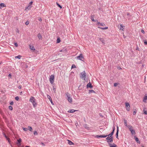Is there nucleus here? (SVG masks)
Wrapping results in <instances>:
<instances>
[{"mask_svg":"<svg viewBox=\"0 0 147 147\" xmlns=\"http://www.w3.org/2000/svg\"><path fill=\"white\" fill-rule=\"evenodd\" d=\"M118 84L117 83H115L114 84V86L115 87H116L117 86V85Z\"/></svg>","mask_w":147,"mask_h":147,"instance_id":"obj_38","label":"nucleus"},{"mask_svg":"<svg viewBox=\"0 0 147 147\" xmlns=\"http://www.w3.org/2000/svg\"><path fill=\"white\" fill-rule=\"evenodd\" d=\"M135 140L137 142V143H140V142L138 138L136 137H135Z\"/></svg>","mask_w":147,"mask_h":147,"instance_id":"obj_22","label":"nucleus"},{"mask_svg":"<svg viewBox=\"0 0 147 147\" xmlns=\"http://www.w3.org/2000/svg\"><path fill=\"white\" fill-rule=\"evenodd\" d=\"M6 7V5L3 3H0V9H1L2 7Z\"/></svg>","mask_w":147,"mask_h":147,"instance_id":"obj_11","label":"nucleus"},{"mask_svg":"<svg viewBox=\"0 0 147 147\" xmlns=\"http://www.w3.org/2000/svg\"><path fill=\"white\" fill-rule=\"evenodd\" d=\"M76 66L75 65H72L71 68H76Z\"/></svg>","mask_w":147,"mask_h":147,"instance_id":"obj_37","label":"nucleus"},{"mask_svg":"<svg viewBox=\"0 0 147 147\" xmlns=\"http://www.w3.org/2000/svg\"><path fill=\"white\" fill-rule=\"evenodd\" d=\"M8 76H9V77H11V74H9L8 75Z\"/></svg>","mask_w":147,"mask_h":147,"instance_id":"obj_57","label":"nucleus"},{"mask_svg":"<svg viewBox=\"0 0 147 147\" xmlns=\"http://www.w3.org/2000/svg\"><path fill=\"white\" fill-rule=\"evenodd\" d=\"M10 104L11 105H13V102H11L10 103Z\"/></svg>","mask_w":147,"mask_h":147,"instance_id":"obj_51","label":"nucleus"},{"mask_svg":"<svg viewBox=\"0 0 147 147\" xmlns=\"http://www.w3.org/2000/svg\"><path fill=\"white\" fill-rule=\"evenodd\" d=\"M9 108L10 110H13V108L11 106H9Z\"/></svg>","mask_w":147,"mask_h":147,"instance_id":"obj_35","label":"nucleus"},{"mask_svg":"<svg viewBox=\"0 0 147 147\" xmlns=\"http://www.w3.org/2000/svg\"><path fill=\"white\" fill-rule=\"evenodd\" d=\"M54 76L53 75H51L50 76L49 81L51 84H53L54 82Z\"/></svg>","mask_w":147,"mask_h":147,"instance_id":"obj_3","label":"nucleus"},{"mask_svg":"<svg viewBox=\"0 0 147 147\" xmlns=\"http://www.w3.org/2000/svg\"><path fill=\"white\" fill-rule=\"evenodd\" d=\"M114 133V132H113L112 131V132L110 134H109L108 135H107V136H108L109 137L111 138L112 137V136H113Z\"/></svg>","mask_w":147,"mask_h":147,"instance_id":"obj_16","label":"nucleus"},{"mask_svg":"<svg viewBox=\"0 0 147 147\" xmlns=\"http://www.w3.org/2000/svg\"><path fill=\"white\" fill-rule=\"evenodd\" d=\"M115 130V127L114 126L113 127V130L112 131L113 132H114Z\"/></svg>","mask_w":147,"mask_h":147,"instance_id":"obj_46","label":"nucleus"},{"mask_svg":"<svg viewBox=\"0 0 147 147\" xmlns=\"http://www.w3.org/2000/svg\"><path fill=\"white\" fill-rule=\"evenodd\" d=\"M110 138V137H109L108 136L107 138H106V140L108 141L109 139Z\"/></svg>","mask_w":147,"mask_h":147,"instance_id":"obj_48","label":"nucleus"},{"mask_svg":"<svg viewBox=\"0 0 147 147\" xmlns=\"http://www.w3.org/2000/svg\"><path fill=\"white\" fill-rule=\"evenodd\" d=\"M76 111H78V110H76L74 109H70L69 110L68 112L70 113H73Z\"/></svg>","mask_w":147,"mask_h":147,"instance_id":"obj_17","label":"nucleus"},{"mask_svg":"<svg viewBox=\"0 0 147 147\" xmlns=\"http://www.w3.org/2000/svg\"><path fill=\"white\" fill-rule=\"evenodd\" d=\"M26 147H30V146H26Z\"/></svg>","mask_w":147,"mask_h":147,"instance_id":"obj_59","label":"nucleus"},{"mask_svg":"<svg viewBox=\"0 0 147 147\" xmlns=\"http://www.w3.org/2000/svg\"><path fill=\"white\" fill-rule=\"evenodd\" d=\"M21 141H21V139L20 138L18 139V142L17 143V144H19V145H20L21 144H20V143L21 142Z\"/></svg>","mask_w":147,"mask_h":147,"instance_id":"obj_19","label":"nucleus"},{"mask_svg":"<svg viewBox=\"0 0 147 147\" xmlns=\"http://www.w3.org/2000/svg\"><path fill=\"white\" fill-rule=\"evenodd\" d=\"M144 44L145 45H147V41L146 40H145L144 41Z\"/></svg>","mask_w":147,"mask_h":147,"instance_id":"obj_45","label":"nucleus"},{"mask_svg":"<svg viewBox=\"0 0 147 147\" xmlns=\"http://www.w3.org/2000/svg\"><path fill=\"white\" fill-rule=\"evenodd\" d=\"M76 59H79L82 61H83L82 59H84V57L83 56V55L82 54H80L79 56L76 57Z\"/></svg>","mask_w":147,"mask_h":147,"instance_id":"obj_4","label":"nucleus"},{"mask_svg":"<svg viewBox=\"0 0 147 147\" xmlns=\"http://www.w3.org/2000/svg\"><path fill=\"white\" fill-rule=\"evenodd\" d=\"M47 97L48 98L49 100L50 101H52V99L51 97L49 95H47Z\"/></svg>","mask_w":147,"mask_h":147,"instance_id":"obj_21","label":"nucleus"},{"mask_svg":"<svg viewBox=\"0 0 147 147\" xmlns=\"http://www.w3.org/2000/svg\"><path fill=\"white\" fill-rule=\"evenodd\" d=\"M119 69H121V67H120Z\"/></svg>","mask_w":147,"mask_h":147,"instance_id":"obj_64","label":"nucleus"},{"mask_svg":"<svg viewBox=\"0 0 147 147\" xmlns=\"http://www.w3.org/2000/svg\"><path fill=\"white\" fill-rule=\"evenodd\" d=\"M136 111H134L133 112V115H135L136 114Z\"/></svg>","mask_w":147,"mask_h":147,"instance_id":"obj_47","label":"nucleus"},{"mask_svg":"<svg viewBox=\"0 0 147 147\" xmlns=\"http://www.w3.org/2000/svg\"><path fill=\"white\" fill-rule=\"evenodd\" d=\"M37 19L39 21L41 22L42 21V19L40 17H38Z\"/></svg>","mask_w":147,"mask_h":147,"instance_id":"obj_33","label":"nucleus"},{"mask_svg":"<svg viewBox=\"0 0 147 147\" xmlns=\"http://www.w3.org/2000/svg\"><path fill=\"white\" fill-rule=\"evenodd\" d=\"M66 95L67 97V100L68 101L70 102H71L72 101V98L70 97V94H69V93H67Z\"/></svg>","mask_w":147,"mask_h":147,"instance_id":"obj_5","label":"nucleus"},{"mask_svg":"<svg viewBox=\"0 0 147 147\" xmlns=\"http://www.w3.org/2000/svg\"><path fill=\"white\" fill-rule=\"evenodd\" d=\"M131 134L132 135H135L136 134L135 131L134 129L131 130Z\"/></svg>","mask_w":147,"mask_h":147,"instance_id":"obj_20","label":"nucleus"},{"mask_svg":"<svg viewBox=\"0 0 147 147\" xmlns=\"http://www.w3.org/2000/svg\"><path fill=\"white\" fill-rule=\"evenodd\" d=\"M19 99V98L18 96H16L15 97V99L17 100H18Z\"/></svg>","mask_w":147,"mask_h":147,"instance_id":"obj_41","label":"nucleus"},{"mask_svg":"<svg viewBox=\"0 0 147 147\" xmlns=\"http://www.w3.org/2000/svg\"><path fill=\"white\" fill-rule=\"evenodd\" d=\"M3 135H4L5 137L7 139L8 138L7 137V136H6V135H5V134L4 133L3 134Z\"/></svg>","mask_w":147,"mask_h":147,"instance_id":"obj_50","label":"nucleus"},{"mask_svg":"<svg viewBox=\"0 0 147 147\" xmlns=\"http://www.w3.org/2000/svg\"><path fill=\"white\" fill-rule=\"evenodd\" d=\"M26 68L28 67V66H27V65L26 66Z\"/></svg>","mask_w":147,"mask_h":147,"instance_id":"obj_62","label":"nucleus"},{"mask_svg":"<svg viewBox=\"0 0 147 147\" xmlns=\"http://www.w3.org/2000/svg\"><path fill=\"white\" fill-rule=\"evenodd\" d=\"M62 50H60V52H62Z\"/></svg>","mask_w":147,"mask_h":147,"instance_id":"obj_60","label":"nucleus"},{"mask_svg":"<svg viewBox=\"0 0 147 147\" xmlns=\"http://www.w3.org/2000/svg\"><path fill=\"white\" fill-rule=\"evenodd\" d=\"M37 36L39 39L42 40V37L40 33L38 34Z\"/></svg>","mask_w":147,"mask_h":147,"instance_id":"obj_18","label":"nucleus"},{"mask_svg":"<svg viewBox=\"0 0 147 147\" xmlns=\"http://www.w3.org/2000/svg\"><path fill=\"white\" fill-rule=\"evenodd\" d=\"M67 140L68 141V144L69 145H74V144L73 142H72L71 141H70L69 140Z\"/></svg>","mask_w":147,"mask_h":147,"instance_id":"obj_14","label":"nucleus"},{"mask_svg":"<svg viewBox=\"0 0 147 147\" xmlns=\"http://www.w3.org/2000/svg\"><path fill=\"white\" fill-rule=\"evenodd\" d=\"M18 88L19 89H20L21 88H22V86H18Z\"/></svg>","mask_w":147,"mask_h":147,"instance_id":"obj_54","label":"nucleus"},{"mask_svg":"<svg viewBox=\"0 0 147 147\" xmlns=\"http://www.w3.org/2000/svg\"><path fill=\"white\" fill-rule=\"evenodd\" d=\"M2 63L1 62H0V65H1Z\"/></svg>","mask_w":147,"mask_h":147,"instance_id":"obj_61","label":"nucleus"},{"mask_svg":"<svg viewBox=\"0 0 147 147\" xmlns=\"http://www.w3.org/2000/svg\"><path fill=\"white\" fill-rule=\"evenodd\" d=\"M124 123L125 125V126L127 127V126H128V125H127V122L126 120L125 119H124Z\"/></svg>","mask_w":147,"mask_h":147,"instance_id":"obj_24","label":"nucleus"},{"mask_svg":"<svg viewBox=\"0 0 147 147\" xmlns=\"http://www.w3.org/2000/svg\"><path fill=\"white\" fill-rule=\"evenodd\" d=\"M95 93V91L92 90H89V93Z\"/></svg>","mask_w":147,"mask_h":147,"instance_id":"obj_23","label":"nucleus"},{"mask_svg":"<svg viewBox=\"0 0 147 147\" xmlns=\"http://www.w3.org/2000/svg\"><path fill=\"white\" fill-rule=\"evenodd\" d=\"M51 102V103L52 104L54 105V104L53 103V102H52V101H50Z\"/></svg>","mask_w":147,"mask_h":147,"instance_id":"obj_58","label":"nucleus"},{"mask_svg":"<svg viewBox=\"0 0 147 147\" xmlns=\"http://www.w3.org/2000/svg\"><path fill=\"white\" fill-rule=\"evenodd\" d=\"M107 136H103L102 135H97L95 137L96 138H105Z\"/></svg>","mask_w":147,"mask_h":147,"instance_id":"obj_8","label":"nucleus"},{"mask_svg":"<svg viewBox=\"0 0 147 147\" xmlns=\"http://www.w3.org/2000/svg\"><path fill=\"white\" fill-rule=\"evenodd\" d=\"M91 19L92 20V21H93V22H95V20H94V18H93V17H91Z\"/></svg>","mask_w":147,"mask_h":147,"instance_id":"obj_43","label":"nucleus"},{"mask_svg":"<svg viewBox=\"0 0 147 147\" xmlns=\"http://www.w3.org/2000/svg\"><path fill=\"white\" fill-rule=\"evenodd\" d=\"M56 4L57 5H58L60 9H61L62 8V7L57 2L56 3Z\"/></svg>","mask_w":147,"mask_h":147,"instance_id":"obj_29","label":"nucleus"},{"mask_svg":"<svg viewBox=\"0 0 147 147\" xmlns=\"http://www.w3.org/2000/svg\"><path fill=\"white\" fill-rule=\"evenodd\" d=\"M30 49L31 50H35V49L34 47H33V46H30Z\"/></svg>","mask_w":147,"mask_h":147,"instance_id":"obj_25","label":"nucleus"},{"mask_svg":"<svg viewBox=\"0 0 147 147\" xmlns=\"http://www.w3.org/2000/svg\"><path fill=\"white\" fill-rule=\"evenodd\" d=\"M22 92H20V94H22Z\"/></svg>","mask_w":147,"mask_h":147,"instance_id":"obj_63","label":"nucleus"},{"mask_svg":"<svg viewBox=\"0 0 147 147\" xmlns=\"http://www.w3.org/2000/svg\"><path fill=\"white\" fill-rule=\"evenodd\" d=\"M41 144L43 146H45V144H44V143H43V142H42V143H41Z\"/></svg>","mask_w":147,"mask_h":147,"instance_id":"obj_55","label":"nucleus"},{"mask_svg":"<svg viewBox=\"0 0 147 147\" xmlns=\"http://www.w3.org/2000/svg\"><path fill=\"white\" fill-rule=\"evenodd\" d=\"M60 42V39L59 38H58L57 40V42L58 43H59Z\"/></svg>","mask_w":147,"mask_h":147,"instance_id":"obj_39","label":"nucleus"},{"mask_svg":"<svg viewBox=\"0 0 147 147\" xmlns=\"http://www.w3.org/2000/svg\"><path fill=\"white\" fill-rule=\"evenodd\" d=\"M7 140H8V142H10V140H9V138H7Z\"/></svg>","mask_w":147,"mask_h":147,"instance_id":"obj_53","label":"nucleus"},{"mask_svg":"<svg viewBox=\"0 0 147 147\" xmlns=\"http://www.w3.org/2000/svg\"><path fill=\"white\" fill-rule=\"evenodd\" d=\"M32 7L31 6L28 5L25 8V10L27 11V9L30 10V9Z\"/></svg>","mask_w":147,"mask_h":147,"instance_id":"obj_12","label":"nucleus"},{"mask_svg":"<svg viewBox=\"0 0 147 147\" xmlns=\"http://www.w3.org/2000/svg\"><path fill=\"white\" fill-rule=\"evenodd\" d=\"M14 45L16 47H17L18 46V44L17 43H15L14 44Z\"/></svg>","mask_w":147,"mask_h":147,"instance_id":"obj_49","label":"nucleus"},{"mask_svg":"<svg viewBox=\"0 0 147 147\" xmlns=\"http://www.w3.org/2000/svg\"><path fill=\"white\" fill-rule=\"evenodd\" d=\"M100 40L102 42V43H104L105 40L103 39L100 38Z\"/></svg>","mask_w":147,"mask_h":147,"instance_id":"obj_27","label":"nucleus"},{"mask_svg":"<svg viewBox=\"0 0 147 147\" xmlns=\"http://www.w3.org/2000/svg\"><path fill=\"white\" fill-rule=\"evenodd\" d=\"M21 57V56L20 55H19L18 56H16L15 57V58H18L19 59H20Z\"/></svg>","mask_w":147,"mask_h":147,"instance_id":"obj_30","label":"nucleus"},{"mask_svg":"<svg viewBox=\"0 0 147 147\" xmlns=\"http://www.w3.org/2000/svg\"><path fill=\"white\" fill-rule=\"evenodd\" d=\"M117 132L116 133V138H118L119 128H118V126H117Z\"/></svg>","mask_w":147,"mask_h":147,"instance_id":"obj_13","label":"nucleus"},{"mask_svg":"<svg viewBox=\"0 0 147 147\" xmlns=\"http://www.w3.org/2000/svg\"><path fill=\"white\" fill-rule=\"evenodd\" d=\"M23 130L25 131H27L28 130V129L27 128H24Z\"/></svg>","mask_w":147,"mask_h":147,"instance_id":"obj_44","label":"nucleus"},{"mask_svg":"<svg viewBox=\"0 0 147 147\" xmlns=\"http://www.w3.org/2000/svg\"><path fill=\"white\" fill-rule=\"evenodd\" d=\"M127 15L128 16H129V17H130L131 16L130 15V13H127Z\"/></svg>","mask_w":147,"mask_h":147,"instance_id":"obj_52","label":"nucleus"},{"mask_svg":"<svg viewBox=\"0 0 147 147\" xmlns=\"http://www.w3.org/2000/svg\"><path fill=\"white\" fill-rule=\"evenodd\" d=\"M147 100V95L145 94L144 96L143 99V101L144 102H146V100Z\"/></svg>","mask_w":147,"mask_h":147,"instance_id":"obj_10","label":"nucleus"},{"mask_svg":"<svg viewBox=\"0 0 147 147\" xmlns=\"http://www.w3.org/2000/svg\"><path fill=\"white\" fill-rule=\"evenodd\" d=\"M113 137H111L109 138V139L108 141H107L109 144H110V143H111L113 142Z\"/></svg>","mask_w":147,"mask_h":147,"instance_id":"obj_7","label":"nucleus"},{"mask_svg":"<svg viewBox=\"0 0 147 147\" xmlns=\"http://www.w3.org/2000/svg\"><path fill=\"white\" fill-rule=\"evenodd\" d=\"M29 24V22L28 21H26V23H25V24L26 25H28Z\"/></svg>","mask_w":147,"mask_h":147,"instance_id":"obj_42","label":"nucleus"},{"mask_svg":"<svg viewBox=\"0 0 147 147\" xmlns=\"http://www.w3.org/2000/svg\"><path fill=\"white\" fill-rule=\"evenodd\" d=\"M92 87L93 86L90 82H89L87 85V88H92Z\"/></svg>","mask_w":147,"mask_h":147,"instance_id":"obj_9","label":"nucleus"},{"mask_svg":"<svg viewBox=\"0 0 147 147\" xmlns=\"http://www.w3.org/2000/svg\"><path fill=\"white\" fill-rule=\"evenodd\" d=\"M98 24H100V25L102 26H104L105 25V24L104 23H100V22H99L98 23Z\"/></svg>","mask_w":147,"mask_h":147,"instance_id":"obj_32","label":"nucleus"},{"mask_svg":"<svg viewBox=\"0 0 147 147\" xmlns=\"http://www.w3.org/2000/svg\"><path fill=\"white\" fill-rule=\"evenodd\" d=\"M98 28L102 29V30L107 29L108 28V27H106L105 28H101L98 27Z\"/></svg>","mask_w":147,"mask_h":147,"instance_id":"obj_28","label":"nucleus"},{"mask_svg":"<svg viewBox=\"0 0 147 147\" xmlns=\"http://www.w3.org/2000/svg\"><path fill=\"white\" fill-rule=\"evenodd\" d=\"M28 129L29 130H30V131H32V127L30 126H28Z\"/></svg>","mask_w":147,"mask_h":147,"instance_id":"obj_26","label":"nucleus"},{"mask_svg":"<svg viewBox=\"0 0 147 147\" xmlns=\"http://www.w3.org/2000/svg\"><path fill=\"white\" fill-rule=\"evenodd\" d=\"M33 3V2L32 1H31L29 3V6H31V5Z\"/></svg>","mask_w":147,"mask_h":147,"instance_id":"obj_40","label":"nucleus"},{"mask_svg":"<svg viewBox=\"0 0 147 147\" xmlns=\"http://www.w3.org/2000/svg\"><path fill=\"white\" fill-rule=\"evenodd\" d=\"M125 106L126 109L128 111H129L130 109V106L129 104L128 103H125Z\"/></svg>","mask_w":147,"mask_h":147,"instance_id":"obj_6","label":"nucleus"},{"mask_svg":"<svg viewBox=\"0 0 147 147\" xmlns=\"http://www.w3.org/2000/svg\"><path fill=\"white\" fill-rule=\"evenodd\" d=\"M86 76V73L85 71L81 72L80 74V77L81 78L85 80V78Z\"/></svg>","mask_w":147,"mask_h":147,"instance_id":"obj_2","label":"nucleus"},{"mask_svg":"<svg viewBox=\"0 0 147 147\" xmlns=\"http://www.w3.org/2000/svg\"><path fill=\"white\" fill-rule=\"evenodd\" d=\"M34 135H37L38 134V133L36 131H35L34 132Z\"/></svg>","mask_w":147,"mask_h":147,"instance_id":"obj_36","label":"nucleus"},{"mask_svg":"<svg viewBox=\"0 0 147 147\" xmlns=\"http://www.w3.org/2000/svg\"><path fill=\"white\" fill-rule=\"evenodd\" d=\"M127 127H128L130 131H131V130H133V127L131 125H128V126H127Z\"/></svg>","mask_w":147,"mask_h":147,"instance_id":"obj_15","label":"nucleus"},{"mask_svg":"<svg viewBox=\"0 0 147 147\" xmlns=\"http://www.w3.org/2000/svg\"><path fill=\"white\" fill-rule=\"evenodd\" d=\"M29 101L32 103L34 107H36L37 103L36 102V99L34 97L31 96L30 99Z\"/></svg>","mask_w":147,"mask_h":147,"instance_id":"obj_1","label":"nucleus"},{"mask_svg":"<svg viewBox=\"0 0 147 147\" xmlns=\"http://www.w3.org/2000/svg\"><path fill=\"white\" fill-rule=\"evenodd\" d=\"M143 112L144 113V114L145 115H147V111H145V110H143Z\"/></svg>","mask_w":147,"mask_h":147,"instance_id":"obj_31","label":"nucleus"},{"mask_svg":"<svg viewBox=\"0 0 147 147\" xmlns=\"http://www.w3.org/2000/svg\"><path fill=\"white\" fill-rule=\"evenodd\" d=\"M141 32H142V33L144 34V30H142V31H141Z\"/></svg>","mask_w":147,"mask_h":147,"instance_id":"obj_56","label":"nucleus"},{"mask_svg":"<svg viewBox=\"0 0 147 147\" xmlns=\"http://www.w3.org/2000/svg\"><path fill=\"white\" fill-rule=\"evenodd\" d=\"M120 28L121 30H123L124 29L122 25H120Z\"/></svg>","mask_w":147,"mask_h":147,"instance_id":"obj_34","label":"nucleus"}]
</instances>
